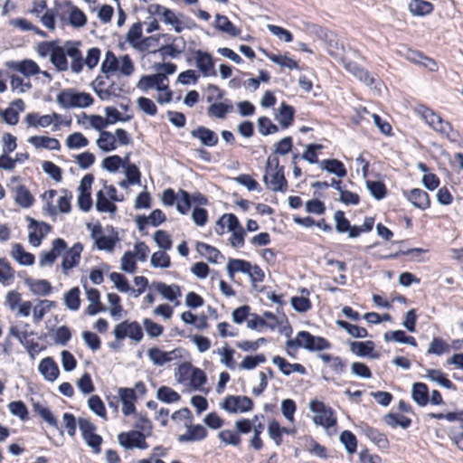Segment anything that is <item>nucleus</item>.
Instances as JSON below:
<instances>
[{
    "label": "nucleus",
    "mask_w": 463,
    "mask_h": 463,
    "mask_svg": "<svg viewBox=\"0 0 463 463\" xmlns=\"http://www.w3.org/2000/svg\"><path fill=\"white\" fill-rule=\"evenodd\" d=\"M80 43L77 41H66L63 46L58 43L55 46L50 61L59 71H66L69 68L67 56L71 59V70L74 73H80L83 69V57L79 49Z\"/></svg>",
    "instance_id": "1"
},
{
    "label": "nucleus",
    "mask_w": 463,
    "mask_h": 463,
    "mask_svg": "<svg viewBox=\"0 0 463 463\" xmlns=\"http://www.w3.org/2000/svg\"><path fill=\"white\" fill-rule=\"evenodd\" d=\"M288 354L291 355V349L297 350L299 347L310 352L326 350L331 347V344L322 336H315L307 331H300L295 339H289L286 342Z\"/></svg>",
    "instance_id": "2"
},
{
    "label": "nucleus",
    "mask_w": 463,
    "mask_h": 463,
    "mask_svg": "<svg viewBox=\"0 0 463 463\" xmlns=\"http://www.w3.org/2000/svg\"><path fill=\"white\" fill-rule=\"evenodd\" d=\"M424 121L435 131L444 135L450 142H458L459 134L457 130H454L451 124L448 121L443 120L438 114L432 109L421 107L419 109Z\"/></svg>",
    "instance_id": "3"
},
{
    "label": "nucleus",
    "mask_w": 463,
    "mask_h": 463,
    "mask_svg": "<svg viewBox=\"0 0 463 463\" xmlns=\"http://www.w3.org/2000/svg\"><path fill=\"white\" fill-rule=\"evenodd\" d=\"M92 96L85 92H77L72 89L64 90L57 96V102L63 109L87 108L93 103Z\"/></svg>",
    "instance_id": "4"
},
{
    "label": "nucleus",
    "mask_w": 463,
    "mask_h": 463,
    "mask_svg": "<svg viewBox=\"0 0 463 463\" xmlns=\"http://www.w3.org/2000/svg\"><path fill=\"white\" fill-rule=\"evenodd\" d=\"M309 409L315 413L313 420L317 425L328 429L336 424V418L333 409L326 406L323 402L312 400L309 402Z\"/></svg>",
    "instance_id": "5"
},
{
    "label": "nucleus",
    "mask_w": 463,
    "mask_h": 463,
    "mask_svg": "<svg viewBox=\"0 0 463 463\" xmlns=\"http://www.w3.org/2000/svg\"><path fill=\"white\" fill-rule=\"evenodd\" d=\"M114 335L117 340H123L129 337L135 342H140L143 338V331L137 321L129 322L125 320L118 324L114 328Z\"/></svg>",
    "instance_id": "6"
},
{
    "label": "nucleus",
    "mask_w": 463,
    "mask_h": 463,
    "mask_svg": "<svg viewBox=\"0 0 463 463\" xmlns=\"http://www.w3.org/2000/svg\"><path fill=\"white\" fill-rule=\"evenodd\" d=\"M221 407L229 413L247 412L253 409V402L248 396L228 395Z\"/></svg>",
    "instance_id": "7"
},
{
    "label": "nucleus",
    "mask_w": 463,
    "mask_h": 463,
    "mask_svg": "<svg viewBox=\"0 0 463 463\" xmlns=\"http://www.w3.org/2000/svg\"><path fill=\"white\" fill-rule=\"evenodd\" d=\"M29 222L28 241L33 247L41 245L43 239L51 232L52 226L44 222H37L33 218L27 217Z\"/></svg>",
    "instance_id": "8"
},
{
    "label": "nucleus",
    "mask_w": 463,
    "mask_h": 463,
    "mask_svg": "<svg viewBox=\"0 0 463 463\" xmlns=\"http://www.w3.org/2000/svg\"><path fill=\"white\" fill-rule=\"evenodd\" d=\"M263 182L268 188L274 192H285L288 182L284 175V167L272 169L270 173L265 171Z\"/></svg>",
    "instance_id": "9"
},
{
    "label": "nucleus",
    "mask_w": 463,
    "mask_h": 463,
    "mask_svg": "<svg viewBox=\"0 0 463 463\" xmlns=\"http://www.w3.org/2000/svg\"><path fill=\"white\" fill-rule=\"evenodd\" d=\"M83 245L80 242H76L71 248L65 250L61 261L63 274L68 275L70 269L79 265Z\"/></svg>",
    "instance_id": "10"
},
{
    "label": "nucleus",
    "mask_w": 463,
    "mask_h": 463,
    "mask_svg": "<svg viewBox=\"0 0 463 463\" xmlns=\"http://www.w3.org/2000/svg\"><path fill=\"white\" fill-rule=\"evenodd\" d=\"M165 80H167L166 75L163 73L144 75L137 82V87L143 91H146L153 88H156L158 91H163L164 90H166L167 86L163 84Z\"/></svg>",
    "instance_id": "11"
},
{
    "label": "nucleus",
    "mask_w": 463,
    "mask_h": 463,
    "mask_svg": "<svg viewBox=\"0 0 463 463\" xmlns=\"http://www.w3.org/2000/svg\"><path fill=\"white\" fill-rule=\"evenodd\" d=\"M91 237L95 240L96 247L99 250L107 251H112L118 241L117 235L115 237L102 235V228L100 225H97L93 228Z\"/></svg>",
    "instance_id": "12"
},
{
    "label": "nucleus",
    "mask_w": 463,
    "mask_h": 463,
    "mask_svg": "<svg viewBox=\"0 0 463 463\" xmlns=\"http://www.w3.org/2000/svg\"><path fill=\"white\" fill-rule=\"evenodd\" d=\"M165 214L160 209H156L148 216L138 215L136 218V224L138 231L143 232L147 224L156 227L165 222Z\"/></svg>",
    "instance_id": "13"
},
{
    "label": "nucleus",
    "mask_w": 463,
    "mask_h": 463,
    "mask_svg": "<svg viewBox=\"0 0 463 463\" xmlns=\"http://www.w3.org/2000/svg\"><path fill=\"white\" fill-rule=\"evenodd\" d=\"M185 427L187 428V431L180 435L177 439L181 443L200 441L204 439L207 436V430L203 425H192L189 421V423H185Z\"/></svg>",
    "instance_id": "14"
},
{
    "label": "nucleus",
    "mask_w": 463,
    "mask_h": 463,
    "mask_svg": "<svg viewBox=\"0 0 463 463\" xmlns=\"http://www.w3.org/2000/svg\"><path fill=\"white\" fill-rule=\"evenodd\" d=\"M194 138L199 139L201 144L205 146H214L218 144V135L212 129L200 126L191 131Z\"/></svg>",
    "instance_id": "15"
},
{
    "label": "nucleus",
    "mask_w": 463,
    "mask_h": 463,
    "mask_svg": "<svg viewBox=\"0 0 463 463\" xmlns=\"http://www.w3.org/2000/svg\"><path fill=\"white\" fill-rule=\"evenodd\" d=\"M195 64L204 76H216L213 57L208 52L197 50L195 52Z\"/></svg>",
    "instance_id": "16"
},
{
    "label": "nucleus",
    "mask_w": 463,
    "mask_h": 463,
    "mask_svg": "<svg viewBox=\"0 0 463 463\" xmlns=\"http://www.w3.org/2000/svg\"><path fill=\"white\" fill-rule=\"evenodd\" d=\"M406 198L417 208L426 210L430 206V198L427 192L420 188H413L404 193Z\"/></svg>",
    "instance_id": "17"
},
{
    "label": "nucleus",
    "mask_w": 463,
    "mask_h": 463,
    "mask_svg": "<svg viewBox=\"0 0 463 463\" xmlns=\"http://www.w3.org/2000/svg\"><path fill=\"white\" fill-rule=\"evenodd\" d=\"M40 373L48 382L55 381L59 376V368L52 357L43 358L38 366Z\"/></svg>",
    "instance_id": "18"
},
{
    "label": "nucleus",
    "mask_w": 463,
    "mask_h": 463,
    "mask_svg": "<svg viewBox=\"0 0 463 463\" xmlns=\"http://www.w3.org/2000/svg\"><path fill=\"white\" fill-rule=\"evenodd\" d=\"M295 109L292 106L282 102L275 116L282 128H289L294 122Z\"/></svg>",
    "instance_id": "19"
},
{
    "label": "nucleus",
    "mask_w": 463,
    "mask_h": 463,
    "mask_svg": "<svg viewBox=\"0 0 463 463\" xmlns=\"http://www.w3.org/2000/svg\"><path fill=\"white\" fill-rule=\"evenodd\" d=\"M272 363L279 367V371L284 375L287 376L291 374L293 372L300 374L306 373V368L302 364H290L285 358L279 355L273 357Z\"/></svg>",
    "instance_id": "20"
},
{
    "label": "nucleus",
    "mask_w": 463,
    "mask_h": 463,
    "mask_svg": "<svg viewBox=\"0 0 463 463\" xmlns=\"http://www.w3.org/2000/svg\"><path fill=\"white\" fill-rule=\"evenodd\" d=\"M318 165L321 169L326 170L329 174L335 175L339 178L345 177L347 175L344 164L337 159H325L320 161Z\"/></svg>",
    "instance_id": "21"
},
{
    "label": "nucleus",
    "mask_w": 463,
    "mask_h": 463,
    "mask_svg": "<svg viewBox=\"0 0 463 463\" xmlns=\"http://www.w3.org/2000/svg\"><path fill=\"white\" fill-rule=\"evenodd\" d=\"M31 143L36 148H46L49 150L59 151L61 145L58 139L54 137H43V136H33L29 138Z\"/></svg>",
    "instance_id": "22"
},
{
    "label": "nucleus",
    "mask_w": 463,
    "mask_h": 463,
    "mask_svg": "<svg viewBox=\"0 0 463 463\" xmlns=\"http://www.w3.org/2000/svg\"><path fill=\"white\" fill-rule=\"evenodd\" d=\"M156 291L168 301L175 300L177 297L181 296V288L178 285H167L164 282L154 283Z\"/></svg>",
    "instance_id": "23"
},
{
    "label": "nucleus",
    "mask_w": 463,
    "mask_h": 463,
    "mask_svg": "<svg viewBox=\"0 0 463 463\" xmlns=\"http://www.w3.org/2000/svg\"><path fill=\"white\" fill-rule=\"evenodd\" d=\"M196 250L201 256L205 257L212 263H218L219 259H224L219 250L204 242H197Z\"/></svg>",
    "instance_id": "24"
},
{
    "label": "nucleus",
    "mask_w": 463,
    "mask_h": 463,
    "mask_svg": "<svg viewBox=\"0 0 463 463\" xmlns=\"http://www.w3.org/2000/svg\"><path fill=\"white\" fill-rule=\"evenodd\" d=\"M214 26L219 31L224 32L231 36H238L241 33V30L227 16L219 14L215 16Z\"/></svg>",
    "instance_id": "25"
},
{
    "label": "nucleus",
    "mask_w": 463,
    "mask_h": 463,
    "mask_svg": "<svg viewBox=\"0 0 463 463\" xmlns=\"http://www.w3.org/2000/svg\"><path fill=\"white\" fill-rule=\"evenodd\" d=\"M411 397L419 406H425L429 402V389L423 383H415L412 385Z\"/></svg>",
    "instance_id": "26"
},
{
    "label": "nucleus",
    "mask_w": 463,
    "mask_h": 463,
    "mask_svg": "<svg viewBox=\"0 0 463 463\" xmlns=\"http://www.w3.org/2000/svg\"><path fill=\"white\" fill-rule=\"evenodd\" d=\"M250 261L240 259H230L226 269L230 279L233 280L235 272L248 274L250 272Z\"/></svg>",
    "instance_id": "27"
},
{
    "label": "nucleus",
    "mask_w": 463,
    "mask_h": 463,
    "mask_svg": "<svg viewBox=\"0 0 463 463\" xmlns=\"http://www.w3.org/2000/svg\"><path fill=\"white\" fill-rule=\"evenodd\" d=\"M11 256L24 266H31L34 263V256L30 252H26L20 243L13 245Z\"/></svg>",
    "instance_id": "28"
},
{
    "label": "nucleus",
    "mask_w": 463,
    "mask_h": 463,
    "mask_svg": "<svg viewBox=\"0 0 463 463\" xmlns=\"http://www.w3.org/2000/svg\"><path fill=\"white\" fill-rule=\"evenodd\" d=\"M233 107L230 100L211 104L207 109V114L210 117L224 118L226 115L232 110Z\"/></svg>",
    "instance_id": "29"
},
{
    "label": "nucleus",
    "mask_w": 463,
    "mask_h": 463,
    "mask_svg": "<svg viewBox=\"0 0 463 463\" xmlns=\"http://www.w3.org/2000/svg\"><path fill=\"white\" fill-rule=\"evenodd\" d=\"M96 143L104 152L114 151L117 148V139L109 131L102 130Z\"/></svg>",
    "instance_id": "30"
},
{
    "label": "nucleus",
    "mask_w": 463,
    "mask_h": 463,
    "mask_svg": "<svg viewBox=\"0 0 463 463\" xmlns=\"http://www.w3.org/2000/svg\"><path fill=\"white\" fill-rule=\"evenodd\" d=\"M426 377L442 387L446 389H454V384L447 377V375L439 369H427L426 370Z\"/></svg>",
    "instance_id": "31"
},
{
    "label": "nucleus",
    "mask_w": 463,
    "mask_h": 463,
    "mask_svg": "<svg viewBox=\"0 0 463 463\" xmlns=\"http://www.w3.org/2000/svg\"><path fill=\"white\" fill-rule=\"evenodd\" d=\"M142 431L130 430L128 432H120L118 435V441L120 446H122L126 449H131L136 448L135 444L138 443L139 437L137 434H141Z\"/></svg>",
    "instance_id": "32"
},
{
    "label": "nucleus",
    "mask_w": 463,
    "mask_h": 463,
    "mask_svg": "<svg viewBox=\"0 0 463 463\" xmlns=\"http://www.w3.org/2000/svg\"><path fill=\"white\" fill-rule=\"evenodd\" d=\"M74 6L71 0H55L54 7L52 9L57 17L61 21H66Z\"/></svg>",
    "instance_id": "33"
},
{
    "label": "nucleus",
    "mask_w": 463,
    "mask_h": 463,
    "mask_svg": "<svg viewBox=\"0 0 463 463\" xmlns=\"http://www.w3.org/2000/svg\"><path fill=\"white\" fill-rule=\"evenodd\" d=\"M14 199L15 202L24 208L30 207L34 200L30 191L23 184L15 188Z\"/></svg>",
    "instance_id": "34"
},
{
    "label": "nucleus",
    "mask_w": 463,
    "mask_h": 463,
    "mask_svg": "<svg viewBox=\"0 0 463 463\" xmlns=\"http://www.w3.org/2000/svg\"><path fill=\"white\" fill-rule=\"evenodd\" d=\"M27 285L34 295L47 296L52 291V285L46 279L27 280Z\"/></svg>",
    "instance_id": "35"
},
{
    "label": "nucleus",
    "mask_w": 463,
    "mask_h": 463,
    "mask_svg": "<svg viewBox=\"0 0 463 463\" xmlns=\"http://www.w3.org/2000/svg\"><path fill=\"white\" fill-rule=\"evenodd\" d=\"M33 332L29 333L26 330L24 331L23 336L19 339V343L26 349L28 354L32 359H34L35 356L43 349L40 347L37 342H34L33 339H28V336L32 335Z\"/></svg>",
    "instance_id": "36"
},
{
    "label": "nucleus",
    "mask_w": 463,
    "mask_h": 463,
    "mask_svg": "<svg viewBox=\"0 0 463 463\" xmlns=\"http://www.w3.org/2000/svg\"><path fill=\"white\" fill-rule=\"evenodd\" d=\"M409 10L414 15L422 16L430 14L433 10V5L430 2L423 0H411Z\"/></svg>",
    "instance_id": "37"
},
{
    "label": "nucleus",
    "mask_w": 463,
    "mask_h": 463,
    "mask_svg": "<svg viewBox=\"0 0 463 463\" xmlns=\"http://www.w3.org/2000/svg\"><path fill=\"white\" fill-rule=\"evenodd\" d=\"M80 288L74 287L64 294V304L71 311H77L80 307Z\"/></svg>",
    "instance_id": "38"
},
{
    "label": "nucleus",
    "mask_w": 463,
    "mask_h": 463,
    "mask_svg": "<svg viewBox=\"0 0 463 463\" xmlns=\"http://www.w3.org/2000/svg\"><path fill=\"white\" fill-rule=\"evenodd\" d=\"M336 325L345 329L353 337L365 338L368 336V332L364 327L350 324L345 320H337Z\"/></svg>",
    "instance_id": "39"
},
{
    "label": "nucleus",
    "mask_w": 463,
    "mask_h": 463,
    "mask_svg": "<svg viewBox=\"0 0 463 463\" xmlns=\"http://www.w3.org/2000/svg\"><path fill=\"white\" fill-rule=\"evenodd\" d=\"M384 421L387 425L392 428H396L397 426L402 427V429H407L410 427L411 420L408 417L399 414L390 412L385 415Z\"/></svg>",
    "instance_id": "40"
},
{
    "label": "nucleus",
    "mask_w": 463,
    "mask_h": 463,
    "mask_svg": "<svg viewBox=\"0 0 463 463\" xmlns=\"http://www.w3.org/2000/svg\"><path fill=\"white\" fill-rule=\"evenodd\" d=\"M24 120L28 126L34 128H46L52 125V116L50 115L41 116L38 113H29L26 115Z\"/></svg>",
    "instance_id": "41"
},
{
    "label": "nucleus",
    "mask_w": 463,
    "mask_h": 463,
    "mask_svg": "<svg viewBox=\"0 0 463 463\" xmlns=\"http://www.w3.org/2000/svg\"><path fill=\"white\" fill-rule=\"evenodd\" d=\"M96 209L100 213H115L117 205L111 203L104 194L103 191L99 190L97 194Z\"/></svg>",
    "instance_id": "42"
},
{
    "label": "nucleus",
    "mask_w": 463,
    "mask_h": 463,
    "mask_svg": "<svg viewBox=\"0 0 463 463\" xmlns=\"http://www.w3.org/2000/svg\"><path fill=\"white\" fill-rule=\"evenodd\" d=\"M449 351V345H448L442 338L434 337L429 344L427 354L442 355L443 354H447Z\"/></svg>",
    "instance_id": "43"
},
{
    "label": "nucleus",
    "mask_w": 463,
    "mask_h": 463,
    "mask_svg": "<svg viewBox=\"0 0 463 463\" xmlns=\"http://www.w3.org/2000/svg\"><path fill=\"white\" fill-rule=\"evenodd\" d=\"M374 349V344L373 341L365 342H351L350 350L357 356L369 355Z\"/></svg>",
    "instance_id": "44"
},
{
    "label": "nucleus",
    "mask_w": 463,
    "mask_h": 463,
    "mask_svg": "<svg viewBox=\"0 0 463 463\" xmlns=\"http://www.w3.org/2000/svg\"><path fill=\"white\" fill-rule=\"evenodd\" d=\"M339 439L344 445L345 450L349 454H354L357 448V439L355 435L350 430H344L341 432Z\"/></svg>",
    "instance_id": "45"
},
{
    "label": "nucleus",
    "mask_w": 463,
    "mask_h": 463,
    "mask_svg": "<svg viewBox=\"0 0 463 463\" xmlns=\"http://www.w3.org/2000/svg\"><path fill=\"white\" fill-rule=\"evenodd\" d=\"M33 410L50 426L59 429L58 420L49 408L43 407L40 403H33Z\"/></svg>",
    "instance_id": "46"
},
{
    "label": "nucleus",
    "mask_w": 463,
    "mask_h": 463,
    "mask_svg": "<svg viewBox=\"0 0 463 463\" xmlns=\"http://www.w3.org/2000/svg\"><path fill=\"white\" fill-rule=\"evenodd\" d=\"M67 20L71 26L74 28H80L86 24L87 16L79 7L75 5Z\"/></svg>",
    "instance_id": "47"
},
{
    "label": "nucleus",
    "mask_w": 463,
    "mask_h": 463,
    "mask_svg": "<svg viewBox=\"0 0 463 463\" xmlns=\"http://www.w3.org/2000/svg\"><path fill=\"white\" fill-rule=\"evenodd\" d=\"M156 398L165 403L175 402L180 400V395L167 386H161L156 392Z\"/></svg>",
    "instance_id": "48"
},
{
    "label": "nucleus",
    "mask_w": 463,
    "mask_h": 463,
    "mask_svg": "<svg viewBox=\"0 0 463 463\" xmlns=\"http://www.w3.org/2000/svg\"><path fill=\"white\" fill-rule=\"evenodd\" d=\"M234 353L235 351L227 345L217 350V354L222 356L221 363L230 370L236 368V362L233 359Z\"/></svg>",
    "instance_id": "49"
},
{
    "label": "nucleus",
    "mask_w": 463,
    "mask_h": 463,
    "mask_svg": "<svg viewBox=\"0 0 463 463\" xmlns=\"http://www.w3.org/2000/svg\"><path fill=\"white\" fill-rule=\"evenodd\" d=\"M89 145V140L80 133L74 132L66 138V146L70 149L85 147Z\"/></svg>",
    "instance_id": "50"
},
{
    "label": "nucleus",
    "mask_w": 463,
    "mask_h": 463,
    "mask_svg": "<svg viewBox=\"0 0 463 463\" xmlns=\"http://www.w3.org/2000/svg\"><path fill=\"white\" fill-rule=\"evenodd\" d=\"M16 70L26 77L40 73V68L33 60H24L16 66Z\"/></svg>",
    "instance_id": "51"
},
{
    "label": "nucleus",
    "mask_w": 463,
    "mask_h": 463,
    "mask_svg": "<svg viewBox=\"0 0 463 463\" xmlns=\"http://www.w3.org/2000/svg\"><path fill=\"white\" fill-rule=\"evenodd\" d=\"M150 263L154 268L166 269L171 266L170 257L164 250L154 252L151 256Z\"/></svg>",
    "instance_id": "52"
},
{
    "label": "nucleus",
    "mask_w": 463,
    "mask_h": 463,
    "mask_svg": "<svg viewBox=\"0 0 463 463\" xmlns=\"http://www.w3.org/2000/svg\"><path fill=\"white\" fill-rule=\"evenodd\" d=\"M88 406L91 411H93L98 416L106 419L107 412L105 404L102 400L98 395H92L88 400Z\"/></svg>",
    "instance_id": "53"
},
{
    "label": "nucleus",
    "mask_w": 463,
    "mask_h": 463,
    "mask_svg": "<svg viewBox=\"0 0 463 463\" xmlns=\"http://www.w3.org/2000/svg\"><path fill=\"white\" fill-rule=\"evenodd\" d=\"M366 187L371 195L376 200H381L386 196V187L383 182L366 181Z\"/></svg>",
    "instance_id": "54"
},
{
    "label": "nucleus",
    "mask_w": 463,
    "mask_h": 463,
    "mask_svg": "<svg viewBox=\"0 0 463 463\" xmlns=\"http://www.w3.org/2000/svg\"><path fill=\"white\" fill-rule=\"evenodd\" d=\"M118 69V61L111 51H108L101 63V71L105 74L114 72Z\"/></svg>",
    "instance_id": "55"
},
{
    "label": "nucleus",
    "mask_w": 463,
    "mask_h": 463,
    "mask_svg": "<svg viewBox=\"0 0 463 463\" xmlns=\"http://www.w3.org/2000/svg\"><path fill=\"white\" fill-rule=\"evenodd\" d=\"M449 438L453 443L461 450H463V424L456 422L449 429Z\"/></svg>",
    "instance_id": "56"
},
{
    "label": "nucleus",
    "mask_w": 463,
    "mask_h": 463,
    "mask_svg": "<svg viewBox=\"0 0 463 463\" xmlns=\"http://www.w3.org/2000/svg\"><path fill=\"white\" fill-rule=\"evenodd\" d=\"M14 277V271L9 263L0 259V282L4 285H9Z\"/></svg>",
    "instance_id": "57"
},
{
    "label": "nucleus",
    "mask_w": 463,
    "mask_h": 463,
    "mask_svg": "<svg viewBox=\"0 0 463 463\" xmlns=\"http://www.w3.org/2000/svg\"><path fill=\"white\" fill-rule=\"evenodd\" d=\"M109 279L119 291H121V292L135 291L130 287L126 277L124 275H122L121 273L112 272L109 275Z\"/></svg>",
    "instance_id": "58"
},
{
    "label": "nucleus",
    "mask_w": 463,
    "mask_h": 463,
    "mask_svg": "<svg viewBox=\"0 0 463 463\" xmlns=\"http://www.w3.org/2000/svg\"><path fill=\"white\" fill-rule=\"evenodd\" d=\"M8 409L13 415L17 416L20 420H28V410L22 401L11 402L8 404Z\"/></svg>",
    "instance_id": "59"
},
{
    "label": "nucleus",
    "mask_w": 463,
    "mask_h": 463,
    "mask_svg": "<svg viewBox=\"0 0 463 463\" xmlns=\"http://www.w3.org/2000/svg\"><path fill=\"white\" fill-rule=\"evenodd\" d=\"M267 57L274 63L281 66L288 68L289 70H294L298 68V63L297 61L288 58L287 56H280L276 54H267Z\"/></svg>",
    "instance_id": "60"
},
{
    "label": "nucleus",
    "mask_w": 463,
    "mask_h": 463,
    "mask_svg": "<svg viewBox=\"0 0 463 463\" xmlns=\"http://www.w3.org/2000/svg\"><path fill=\"white\" fill-rule=\"evenodd\" d=\"M121 269L128 273H134L137 269V263L135 260V253L128 250L121 258Z\"/></svg>",
    "instance_id": "61"
},
{
    "label": "nucleus",
    "mask_w": 463,
    "mask_h": 463,
    "mask_svg": "<svg viewBox=\"0 0 463 463\" xmlns=\"http://www.w3.org/2000/svg\"><path fill=\"white\" fill-rule=\"evenodd\" d=\"M147 355L155 365L162 366L165 364L168 363L166 352L162 351L157 347L150 348L147 351Z\"/></svg>",
    "instance_id": "62"
},
{
    "label": "nucleus",
    "mask_w": 463,
    "mask_h": 463,
    "mask_svg": "<svg viewBox=\"0 0 463 463\" xmlns=\"http://www.w3.org/2000/svg\"><path fill=\"white\" fill-rule=\"evenodd\" d=\"M154 240L157 246L164 250H167L172 248L173 242L171 237L165 231H156L154 234Z\"/></svg>",
    "instance_id": "63"
},
{
    "label": "nucleus",
    "mask_w": 463,
    "mask_h": 463,
    "mask_svg": "<svg viewBox=\"0 0 463 463\" xmlns=\"http://www.w3.org/2000/svg\"><path fill=\"white\" fill-rule=\"evenodd\" d=\"M137 104L140 110L148 116H156L157 108L153 100L146 97H140L137 100Z\"/></svg>",
    "instance_id": "64"
}]
</instances>
